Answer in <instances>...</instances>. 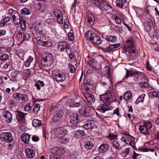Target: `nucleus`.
Masks as SVG:
<instances>
[{"label":"nucleus","instance_id":"nucleus-63","mask_svg":"<svg viewBox=\"0 0 159 159\" xmlns=\"http://www.w3.org/2000/svg\"><path fill=\"white\" fill-rule=\"evenodd\" d=\"M8 12L11 15H15L16 13L18 12L16 11L13 10L11 8H10L9 9Z\"/></svg>","mask_w":159,"mask_h":159},{"label":"nucleus","instance_id":"nucleus-53","mask_svg":"<svg viewBox=\"0 0 159 159\" xmlns=\"http://www.w3.org/2000/svg\"><path fill=\"white\" fill-rule=\"evenodd\" d=\"M68 35L69 40L72 41L74 40V37L73 33H68Z\"/></svg>","mask_w":159,"mask_h":159},{"label":"nucleus","instance_id":"nucleus-36","mask_svg":"<svg viewBox=\"0 0 159 159\" xmlns=\"http://www.w3.org/2000/svg\"><path fill=\"white\" fill-rule=\"evenodd\" d=\"M145 95V94H142L140 95L135 101V103L138 104L139 102H143L144 101Z\"/></svg>","mask_w":159,"mask_h":159},{"label":"nucleus","instance_id":"nucleus-44","mask_svg":"<svg viewBox=\"0 0 159 159\" xmlns=\"http://www.w3.org/2000/svg\"><path fill=\"white\" fill-rule=\"evenodd\" d=\"M21 13L24 15H29L30 14V12L27 8H24L21 10Z\"/></svg>","mask_w":159,"mask_h":159},{"label":"nucleus","instance_id":"nucleus-47","mask_svg":"<svg viewBox=\"0 0 159 159\" xmlns=\"http://www.w3.org/2000/svg\"><path fill=\"white\" fill-rule=\"evenodd\" d=\"M46 23H48L50 26H52L54 25L55 20L53 19L49 18L46 21Z\"/></svg>","mask_w":159,"mask_h":159},{"label":"nucleus","instance_id":"nucleus-64","mask_svg":"<svg viewBox=\"0 0 159 159\" xmlns=\"http://www.w3.org/2000/svg\"><path fill=\"white\" fill-rule=\"evenodd\" d=\"M96 61L94 59H91L90 60L89 62V65L93 67H94L95 66V62Z\"/></svg>","mask_w":159,"mask_h":159},{"label":"nucleus","instance_id":"nucleus-17","mask_svg":"<svg viewBox=\"0 0 159 159\" xmlns=\"http://www.w3.org/2000/svg\"><path fill=\"white\" fill-rule=\"evenodd\" d=\"M99 9L102 11H106L110 12L112 11L111 6L107 3L105 1Z\"/></svg>","mask_w":159,"mask_h":159},{"label":"nucleus","instance_id":"nucleus-54","mask_svg":"<svg viewBox=\"0 0 159 159\" xmlns=\"http://www.w3.org/2000/svg\"><path fill=\"white\" fill-rule=\"evenodd\" d=\"M106 67L108 69V70L107 71L106 74L105 75L107 78H108L109 79V80L110 81V78H111V77L110 74V68L108 67L107 66H106Z\"/></svg>","mask_w":159,"mask_h":159},{"label":"nucleus","instance_id":"nucleus-62","mask_svg":"<svg viewBox=\"0 0 159 159\" xmlns=\"http://www.w3.org/2000/svg\"><path fill=\"white\" fill-rule=\"evenodd\" d=\"M150 96H152L153 97H157L158 94L155 91H151L149 93Z\"/></svg>","mask_w":159,"mask_h":159},{"label":"nucleus","instance_id":"nucleus-14","mask_svg":"<svg viewBox=\"0 0 159 159\" xmlns=\"http://www.w3.org/2000/svg\"><path fill=\"white\" fill-rule=\"evenodd\" d=\"M70 122L73 125L78 124L80 121L79 114L77 113H74L70 116Z\"/></svg>","mask_w":159,"mask_h":159},{"label":"nucleus","instance_id":"nucleus-52","mask_svg":"<svg viewBox=\"0 0 159 159\" xmlns=\"http://www.w3.org/2000/svg\"><path fill=\"white\" fill-rule=\"evenodd\" d=\"M141 74V73L140 72H138L136 70L135 71L134 75L135 80H137L139 79V76Z\"/></svg>","mask_w":159,"mask_h":159},{"label":"nucleus","instance_id":"nucleus-41","mask_svg":"<svg viewBox=\"0 0 159 159\" xmlns=\"http://www.w3.org/2000/svg\"><path fill=\"white\" fill-rule=\"evenodd\" d=\"M84 146L87 150L91 149L93 146V144L90 142H87Z\"/></svg>","mask_w":159,"mask_h":159},{"label":"nucleus","instance_id":"nucleus-40","mask_svg":"<svg viewBox=\"0 0 159 159\" xmlns=\"http://www.w3.org/2000/svg\"><path fill=\"white\" fill-rule=\"evenodd\" d=\"M17 73L16 71L12 72L11 75L10 76H9V78L11 81H14L16 80V79L17 77Z\"/></svg>","mask_w":159,"mask_h":159},{"label":"nucleus","instance_id":"nucleus-32","mask_svg":"<svg viewBox=\"0 0 159 159\" xmlns=\"http://www.w3.org/2000/svg\"><path fill=\"white\" fill-rule=\"evenodd\" d=\"M32 125L34 127H38L41 125L42 121L39 120L34 119L32 121Z\"/></svg>","mask_w":159,"mask_h":159},{"label":"nucleus","instance_id":"nucleus-15","mask_svg":"<svg viewBox=\"0 0 159 159\" xmlns=\"http://www.w3.org/2000/svg\"><path fill=\"white\" fill-rule=\"evenodd\" d=\"M69 48V46L66 42H60L58 43V49L61 52L64 51L65 49L66 52V49Z\"/></svg>","mask_w":159,"mask_h":159},{"label":"nucleus","instance_id":"nucleus-51","mask_svg":"<svg viewBox=\"0 0 159 159\" xmlns=\"http://www.w3.org/2000/svg\"><path fill=\"white\" fill-rule=\"evenodd\" d=\"M88 21L89 22L94 21L95 20V19L92 15H89L87 18Z\"/></svg>","mask_w":159,"mask_h":159},{"label":"nucleus","instance_id":"nucleus-57","mask_svg":"<svg viewBox=\"0 0 159 159\" xmlns=\"http://www.w3.org/2000/svg\"><path fill=\"white\" fill-rule=\"evenodd\" d=\"M23 30H19L17 34V36L20 39H22L23 36Z\"/></svg>","mask_w":159,"mask_h":159},{"label":"nucleus","instance_id":"nucleus-50","mask_svg":"<svg viewBox=\"0 0 159 159\" xmlns=\"http://www.w3.org/2000/svg\"><path fill=\"white\" fill-rule=\"evenodd\" d=\"M30 38V36L29 34L27 33H24L23 37L22 40H28Z\"/></svg>","mask_w":159,"mask_h":159},{"label":"nucleus","instance_id":"nucleus-11","mask_svg":"<svg viewBox=\"0 0 159 159\" xmlns=\"http://www.w3.org/2000/svg\"><path fill=\"white\" fill-rule=\"evenodd\" d=\"M55 134L58 136L59 138L66 135L68 132L67 129L62 127L57 128L54 129Z\"/></svg>","mask_w":159,"mask_h":159},{"label":"nucleus","instance_id":"nucleus-30","mask_svg":"<svg viewBox=\"0 0 159 159\" xmlns=\"http://www.w3.org/2000/svg\"><path fill=\"white\" fill-rule=\"evenodd\" d=\"M139 130L140 132L145 135L149 134V130L143 125H140Z\"/></svg>","mask_w":159,"mask_h":159},{"label":"nucleus","instance_id":"nucleus-21","mask_svg":"<svg viewBox=\"0 0 159 159\" xmlns=\"http://www.w3.org/2000/svg\"><path fill=\"white\" fill-rule=\"evenodd\" d=\"M66 52L69 55V58L71 61L73 62H75V56L73 51L71 49V48L66 49Z\"/></svg>","mask_w":159,"mask_h":159},{"label":"nucleus","instance_id":"nucleus-16","mask_svg":"<svg viewBox=\"0 0 159 159\" xmlns=\"http://www.w3.org/2000/svg\"><path fill=\"white\" fill-rule=\"evenodd\" d=\"M2 115L5 119V121L7 123L11 122L12 119V115L8 111H4L2 113Z\"/></svg>","mask_w":159,"mask_h":159},{"label":"nucleus","instance_id":"nucleus-3","mask_svg":"<svg viewBox=\"0 0 159 159\" xmlns=\"http://www.w3.org/2000/svg\"><path fill=\"white\" fill-rule=\"evenodd\" d=\"M52 74L53 78L58 83L66 80V75L64 73L57 72L55 70H53L52 72Z\"/></svg>","mask_w":159,"mask_h":159},{"label":"nucleus","instance_id":"nucleus-1","mask_svg":"<svg viewBox=\"0 0 159 159\" xmlns=\"http://www.w3.org/2000/svg\"><path fill=\"white\" fill-rule=\"evenodd\" d=\"M100 100L104 103H111L114 102L116 98V96L112 94L111 92L108 90L102 94L99 95Z\"/></svg>","mask_w":159,"mask_h":159},{"label":"nucleus","instance_id":"nucleus-56","mask_svg":"<svg viewBox=\"0 0 159 159\" xmlns=\"http://www.w3.org/2000/svg\"><path fill=\"white\" fill-rule=\"evenodd\" d=\"M125 52H128L131 55L133 54L135 52V49L133 48H130L129 49H126L125 51Z\"/></svg>","mask_w":159,"mask_h":159},{"label":"nucleus","instance_id":"nucleus-6","mask_svg":"<svg viewBox=\"0 0 159 159\" xmlns=\"http://www.w3.org/2000/svg\"><path fill=\"white\" fill-rule=\"evenodd\" d=\"M79 112L81 115L86 117H90L91 115L90 109L87 106H82L79 109Z\"/></svg>","mask_w":159,"mask_h":159},{"label":"nucleus","instance_id":"nucleus-59","mask_svg":"<svg viewBox=\"0 0 159 159\" xmlns=\"http://www.w3.org/2000/svg\"><path fill=\"white\" fill-rule=\"evenodd\" d=\"M124 3V2H123L121 1L118 0L116 4V6L119 8H122L123 7Z\"/></svg>","mask_w":159,"mask_h":159},{"label":"nucleus","instance_id":"nucleus-42","mask_svg":"<svg viewBox=\"0 0 159 159\" xmlns=\"http://www.w3.org/2000/svg\"><path fill=\"white\" fill-rule=\"evenodd\" d=\"M149 131L152 128V123L150 122H144L143 125Z\"/></svg>","mask_w":159,"mask_h":159},{"label":"nucleus","instance_id":"nucleus-9","mask_svg":"<svg viewBox=\"0 0 159 159\" xmlns=\"http://www.w3.org/2000/svg\"><path fill=\"white\" fill-rule=\"evenodd\" d=\"M63 116V112L61 111H59L54 115L52 120L55 123L60 122L62 120Z\"/></svg>","mask_w":159,"mask_h":159},{"label":"nucleus","instance_id":"nucleus-7","mask_svg":"<svg viewBox=\"0 0 159 159\" xmlns=\"http://www.w3.org/2000/svg\"><path fill=\"white\" fill-rule=\"evenodd\" d=\"M38 44L43 47H51L52 45V43L48 40L45 41L43 39H41L40 37H38L36 38Z\"/></svg>","mask_w":159,"mask_h":159},{"label":"nucleus","instance_id":"nucleus-49","mask_svg":"<svg viewBox=\"0 0 159 159\" xmlns=\"http://www.w3.org/2000/svg\"><path fill=\"white\" fill-rule=\"evenodd\" d=\"M69 70L71 73H74L75 72L76 69L73 65L69 63Z\"/></svg>","mask_w":159,"mask_h":159},{"label":"nucleus","instance_id":"nucleus-34","mask_svg":"<svg viewBox=\"0 0 159 159\" xmlns=\"http://www.w3.org/2000/svg\"><path fill=\"white\" fill-rule=\"evenodd\" d=\"M112 144L113 147L116 149L120 150L122 148V147L117 140L113 141Z\"/></svg>","mask_w":159,"mask_h":159},{"label":"nucleus","instance_id":"nucleus-61","mask_svg":"<svg viewBox=\"0 0 159 159\" xmlns=\"http://www.w3.org/2000/svg\"><path fill=\"white\" fill-rule=\"evenodd\" d=\"M149 86V84L147 82H143L141 84V86L142 88H148Z\"/></svg>","mask_w":159,"mask_h":159},{"label":"nucleus","instance_id":"nucleus-58","mask_svg":"<svg viewBox=\"0 0 159 159\" xmlns=\"http://www.w3.org/2000/svg\"><path fill=\"white\" fill-rule=\"evenodd\" d=\"M30 103L28 102L27 103V105L24 108L25 110V111H30L31 108V106L30 105Z\"/></svg>","mask_w":159,"mask_h":159},{"label":"nucleus","instance_id":"nucleus-8","mask_svg":"<svg viewBox=\"0 0 159 159\" xmlns=\"http://www.w3.org/2000/svg\"><path fill=\"white\" fill-rule=\"evenodd\" d=\"M121 140L126 143L129 144L135 149H137L135 146V143L134 141V139L133 140L129 137L126 136L122 137L121 139Z\"/></svg>","mask_w":159,"mask_h":159},{"label":"nucleus","instance_id":"nucleus-5","mask_svg":"<svg viewBox=\"0 0 159 159\" xmlns=\"http://www.w3.org/2000/svg\"><path fill=\"white\" fill-rule=\"evenodd\" d=\"M53 59V57L52 54L49 52H47L45 57L43 58V61L44 62V65L47 67H50L52 63Z\"/></svg>","mask_w":159,"mask_h":159},{"label":"nucleus","instance_id":"nucleus-45","mask_svg":"<svg viewBox=\"0 0 159 159\" xmlns=\"http://www.w3.org/2000/svg\"><path fill=\"white\" fill-rule=\"evenodd\" d=\"M9 57L8 55L7 54H3L0 56V60L1 61H6Z\"/></svg>","mask_w":159,"mask_h":159},{"label":"nucleus","instance_id":"nucleus-23","mask_svg":"<svg viewBox=\"0 0 159 159\" xmlns=\"http://www.w3.org/2000/svg\"><path fill=\"white\" fill-rule=\"evenodd\" d=\"M54 13L55 16L57 19V21L59 23H62V20L61 19H60L61 18V11L58 9H55L54 10Z\"/></svg>","mask_w":159,"mask_h":159},{"label":"nucleus","instance_id":"nucleus-35","mask_svg":"<svg viewBox=\"0 0 159 159\" xmlns=\"http://www.w3.org/2000/svg\"><path fill=\"white\" fill-rule=\"evenodd\" d=\"M106 39L108 41L115 43L116 42L117 39L116 37L114 36H108L106 37Z\"/></svg>","mask_w":159,"mask_h":159},{"label":"nucleus","instance_id":"nucleus-31","mask_svg":"<svg viewBox=\"0 0 159 159\" xmlns=\"http://www.w3.org/2000/svg\"><path fill=\"white\" fill-rule=\"evenodd\" d=\"M132 94L130 91H127L123 94V97L124 100L126 101L129 100L131 98Z\"/></svg>","mask_w":159,"mask_h":159},{"label":"nucleus","instance_id":"nucleus-2","mask_svg":"<svg viewBox=\"0 0 159 159\" xmlns=\"http://www.w3.org/2000/svg\"><path fill=\"white\" fill-rule=\"evenodd\" d=\"M85 36L88 39H89L92 42L96 44H100L102 42L100 37L92 31H87L85 34Z\"/></svg>","mask_w":159,"mask_h":159},{"label":"nucleus","instance_id":"nucleus-13","mask_svg":"<svg viewBox=\"0 0 159 159\" xmlns=\"http://www.w3.org/2000/svg\"><path fill=\"white\" fill-rule=\"evenodd\" d=\"M12 19L13 20V23L15 25H18L22 21V17H20L19 13L18 12L15 15H12Z\"/></svg>","mask_w":159,"mask_h":159},{"label":"nucleus","instance_id":"nucleus-20","mask_svg":"<svg viewBox=\"0 0 159 159\" xmlns=\"http://www.w3.org/2000/svg\"><path fill=\"white\" fill-rule=\"evenodd\" d=\"M109 147V145L107 144H102L99 147L98 151L100 153L105 152L108 150Z\"/></svg>","mask_w":159,"mask_h":159},{"label":"nucleus","instance_id":"nucleus-25","mask_svg":"<svg viewBox=\"0 0 159 159\" xmlns=\"http://www.w3.org/2000/svg\"><path fill=\"white\" fill-rule=\"evenodd\" d=\"M30 136L27 133H24L21 136V139L25 143H28L30 139Z\"/></svg>","mask_w":159,"mask_h":159},{"label":"nucleus","instance_id":"nucleus-29","mask_svg":"<svg viewBox=\"0 0 159 159\" xmlns=\"http://www.w3.org/2000/svg\"><path fill=\"white\" fill-rule=\"evenodd\" d=\"M120 44H115L110 45L108 47L106 48L105 51L106 52L111 51L112 50L118 48L120 47Z\"/></svg>","mask_w":159,"mask_h":159},{"label":"nucleus","instance_id":"nucleus-22","mask_svg":"<svg viewBox=\"0 0 159 159\" xmlns=\"http://www.w3.org/2000/svg\"><path fill=\"white\" fill-rule=\"evenodd\" d=\"M101 112L105 113L106 111H108L110 110V108L109 105L102 104L100 105L98 109Z\"/></svg>","mask_w":159,"mask_h":159},{"label":"nucleus","instance_id":"nucleus-37","mask_svg":"<svg viewBox=\"0 0 159 159\" xmlns=\"http://www.w3.org/2000/svg\"><path fill=\"white\" fill-rule=\"evenodd\" d=\"M130 151V148H128L125 149L122 152L121 155L124 157H126L128 155Z\"/></svg>","mask_w":159,"mask_h":159},{"label":"nucleus","instance_id":"nucleus-55","mask_svg":"<svg viewBox=\"0 0 159 159\" xmlns=\"http://www.w3.org/2000/svg\"><path fill=\"white\" fill-rule=\"evenodd\" d=\"M38 9L42 12H43L45 9V7L43 5H41V3L38 4Z\"/></svg>","mask_w":159,"mask_h":159},{"label":"nucleus","instance_id":"nucleus-39","mask_svg":"<svg viewBox=\"0 0 159 159\" xmlns=\"http://www.w3.org/2000/svg\"><path fill=\"white\" fill-rule=\"evenodd\" d=\"M60 142L61 143L66 144L69 143L70 142V139L69 138H61L60 139Z\"/></svg>","mask_w":159,"mask_h":159},{"label":"nucleus","instance_id":"nucleus-38","mask_svg":"<svg viewBox=\"0 0 159 159\" xmlns=\"http://www.w3.org/2000/svg\"><path fill=\"white\" fill-rule=\"evenodd\" d=\"M40 105L38 103H36L34 106L33 109V112L35 114L38 113V111L40 110Z\"/></svg>","mask_w":159,"mask_h":159},{"label":"nucleus","instance_id":"nucleus-48","mask_svg":"<svg viewBox=\"0 0 159 159\" xmlns=\"http://www.w3.org/2000/svg\"><path fill=\"white\" fill-rule=\"evenodd\" d=\"M117 135L116 134H114L110 133L109 134L108 136L107 137V138L111 140H113L114 139H116L117 138Z\"/></svg>","mask_w":159,"mask_h":159},{"label":"nucleus","instance_id":"nucleus-28","mask_svg":"<svg viewBox=\"0 0 159 159\" xmlns=\"http://www.w3.org/2000/svg\"><path fill=\"white\" fill-rule=\"evenodd\" d=\"M93 4L98 8H99L102 4L103 3L104 0H91Z\"/></svg>","mask_w":159,"mask_h":159},{"label":"nucleus","instance_id":"nucleus-27","mask_svg":"<svg viewBox=\"0 0 159 159\" xmlns=\"http://www.w3.org/2000/svg\"><path fill=\"white\" fill-rule=\"evenodd\" d=\"M126 70V75L125 78L123 79V80H125V79L128 78L129 77H132L134 76V74L136 70H128L127 69H125Z\"/></svg>","mask_w":159,"mask_h":159},{"label":"nucleus","instance_id":"nucleus-18","mask_svg":"<svg viewBox=\"0 0 159 159\" xmlns=\"http://www.w3.org/2000/svg\"><path fill=\"white\" fill-rule=\"evenodd\" d=\"M26 157L29 158L34 157L35 155L34 151L31 148H27L25 150Z\"/></svg>","mask_w":159,"mask_h":159},{"label":"nucleus","instance_id":"nucleus-10","mask_svg":"<svg viewBox=\"0 0 159 159\" xmlns=\"http://www.w3.org/2000/svg\"><path fill=\"white\" fill-rule=\"evenodd\" d=\"M13 97L14 99L18 101L21 100L26 101L28 99V97L26 95L18 92L14 93Z\"/></svg>","mask_w":159,"mask_h":159},{"label":"nucleus","instance_id":"nucleus-43","mask_svg":"<svg viewBox=\"0 0 159 159\" xmlns=\"http://www.w3.org/2000/svg\"><path fill=\"white\" fill-rule=\"evenodd\" d=\"M115 31L117 33L120 34H122L123 32V30L121 27L117 26H115L114 27Z\"/></svg>","mask_w":159,"mask_h":159},{"label":"nucleus","instance_id":"nucleus-24","mask_svg":"<svg viewBox=\"0 0 159 159\" xmlns=\"http://www.w3.org/2000/svg\"><path fill=\"white\" fill-rule=\"evenodd\" d=\"M83 128L84 129H93L94 128H97V126L94 122H91L86 123L83 126Z\"/></svg>","mask_w":159,"mask_h":159},{"label":"nucleus","instance_id":"nucleus-26","mask_svg":"<svg viewBox=\"0 0 159 159\" xmlns=\"http://www.w3.org/2000/svg\"><path fill=\"white\" fill-rule=\"evenodd\" d=\"M133 40L131 39H128L126 41V44L125 46V51L126 49H129L133 48Z\"/></svg>","mask_w":159,"mask_h":159},{"label":"nucleus","instance_id":"nucleus-60","mask_svg":"<svg viewBox=\"0 0 159 159\" xmlns=\"http://www.w3.org/2000/svg\"><path fill=\"white\" fill-rule=\"evenodd\" d=\"M25 76L27 77H29L31 74L30 70L29 69H27L25 70Z\"/></svg>","mask_w":159,"mask_h":159},{"label":"nucleus","instance_id":"nucleus-33","mask_svg":"<svg viewBox=\"0 0 159 159\" xmlns=\"http://www.w3.org/2000/svg\"><path fill=\"white\" fill-rule=\"evenodd\" d=\"M16 115L18 120L23 119L25 116L24 113L19 111H16Z\"/></svg>","mask_w":159,"mask_h":159},{"label":"nucleus","instance_id":"nucleus-4","mask_svg":"<svg viewBox=\"0 0 159 159\" xmlns=\"http://www.w3.org/2000/svg\"><path fill=\"white\" fill-rule=\"evenodd\" d=\"M13 138L9 132H2L0 134V140L2 142L10 143L12 141Z\"/></svg>","mask_w":159,"mask_h":159},{"label":"nucleus","instance_id":"nucleus-12","mask_svg":"<svg viewBox=\"0 0 159 159\" xmlns=\"http://www.w3.org/2000/svg\"><path fill=\"white\" fill-rule=\"evenodd\" d=\"M85 102V100L82 98L79 97L75 99L72 105V107H79L84 104Z\"/></svg>","mask_w":159,"mask_h":159},{"label":"nucleus","instance_id":"nucleus-46","mask_svg":"<svg viewBox=\"0 0 159 159\" xmlns=\"http://www.w3.org/2000/svg\"><path fill=\"white\" fill-rule=\"evenodd\" d=\"M75 135L78 136H82L84 135V131L83 130H78L75 132Z\"/></svg>","mask_w":159,"mask_h":159},{"label":"nucleus","instance_id":"nucleus-19","mask_svg":"<svg viewBox=\"0 0 159 159\" xmlns=\"http://www.w3.org/2000/svg\"><path fill=\"white\" fill-rule=\"evenodd\" d=\"M84 95L88 102L93 103L95 101V98L92 94L88 93H84Z\"/></svg>","mask_w":159,"mask_h":159}]
</instances>
